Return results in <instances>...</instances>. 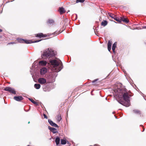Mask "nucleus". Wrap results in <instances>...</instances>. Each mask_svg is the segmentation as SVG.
<instances>
[{"instance_id":"f257e3e1","label":"nucleus","mask_w":146,"mask_h":146,"mask_svg":"<svg viewBox=\"0 0 146 146\" xmlns=\"http://www.w3.org/2000/svg\"><path fill=\"white\" fill-rule=\"evenodd\" d=\"M55 55L53 50L49 48L44 50L42 55V58L46 59V60H48L49 62V64L55 69L54 71L55 72L46 76L48 82L49 83H52L55 81V79L58 74L57 73L60 71L63 67L62 64L58 67L60 63L61 62L60 60L58 61L54 58Z\"/></svg>"},{"instance_id":"f03ea898","label":"nucleus","mask_w":146,"mask_h":146,"mask_svg":"<svg viewBox=\"0 0 146 146\" xmlns=\"http://www.w3.org/2000/svg\"><path fill=\"white\" fill-rule=\"evenodd\" d=\"M126 90V89L125 88L121 89L120 93H121L123 95V101L119 100H118V102L120 104L126 107H128L130 105V97L128 93Z\"/></svg>"},{"instance_id":"7ed1b4c3","label":"nucleus","mask_w":146,"mask_h":146,"mask_svg":"<svg viewBox=\"0 0 146 146\" xmlns=\"http://www.w3.org/2000/svg\"><path fill=\"white\" fill-rule=\"evenodd\" d=\"M4 90L5 91L9 92V93L14 94H16V91L15 89L9 87H7L5 88Z\"/></svg>"},{"instance_id":"20e7f679","label":"nucleus","mask_w":146,"mask_h":146,"mask_svg":"<svg viewBox=\"0 0 146 146\" xmlns=\"http://www.w3.org/2000/svg\"><path fill=\"white\" fill-rule=\"evenodd\" d=\"M48 121L50 124L52 126L55 127H58V126L55 123H54L50 119H48Z\"/></svg>"},{"instance_id":"39448f33","label":"nucleus","mask_w":146,"mask_h":146,"mask_svg":"<svg viewBox=\"0 0 146 146\" xmlns=\"http://www.w3.org/2000/svg\"><path fill=\"white\" fill-rule=\"evenodd\" d=\"M38 81L42 84H45L46 82V79L43 78H39L38 80Z\"/></svg>"},{"instance_id":"423d86ee","label":"nucleus","mask_w":146,"mask_h":146,"mask_svg":"<svg viewBox=\"0 0 146 146\" xmlns=\"http://www.w3.org/2000/svg\"><path fill=\"white\" fill-rule=\"evenodd\" d=\"M48 129L50 130V131L52 132L54 134L58 133V131L57 129L51 127L49 126H48Z\"/></svg>"},{"instance_id":"0eeeda50","label":"nucleus","mask_w":146,"mask_h":146,"mask_svg":"<svg viewBox=\"0 0 146 146\" xmlns=\"http://www.w3.org/2000/svg\"><path fill=\"white\" fill-rule=\"evenodd\" d=\"M13 99L17 101L20 102L23 100V98L21 96H15Z\"/></svg>"},{"instance_id":"6e6552de","label":"nucleus","mask_w":146,"mask_h":146,"mask_svg":"<svg viewBox=\"0 0 146 146\" xmlns=\"http://www.w3.org/2000/svg\"><path fill=\"white\" fill-rule=\"evenodd\" d=\"M41 40H36L34 42H32L31 40H25L24 39V42L23 43H25L26 44H31L32 43H35V42H37L40 41Z\"/></svg>"},{"instance_id":"1a4fd4ad","label":"nucleus","mask_w":146,"mask_h":146,"mask_svg":"<svg viewBox=\"0 0 146 146\" xmlns=\"http://www.w3.org/2000/svg\"><path fill=\"white\" fill-rule=\"evenodd\" d=\"M47 72V69L45 68H43L41 69L40 73L41 75L44 74Z\"/></svg>"},{"instance_id":"9d476101","label":"nucleus","mask_w":146,"mask_h":146,"mask_svg":"<svg viewBox=\"0 0 146 146\" xmlns=\"http://www.w3.org/2000/svg\"><path fill=\"white\" fill-rule=\"evenodd\" d=\"M46 64L47 62L46 61L41 60L39 62V64L40 66H44Z\"/></svg>"},{"instance_id":"9b49d317","label":"nucleus","mask_w":146,"mask_h":146,"mask_svg":"<svg viewBox=\"0 0 146 146\" xmlns=\"http://www.w3.org/2000/svg\"><path fill=\"white\" fill-rule=\"evenodd\" d=\"M36 37L41 38V37H46V36L45 35H43L42 33H39L36 35Z\"/></svg>"},{"instance_id":"f8f14e48","label":"nucleus","mask_w":146,"mask_h":146,"mask_svg":"<svg viewBox=\"0 0 146 146\" xmlns=\"http://www.w3.org/2000/svg\"><path fill=\"white\" fill-rule=\"evenodd\" d=\"M121 20H122V21H123L126 23H129V21L127 18H125L124 17H121Z\"/></svg>"},{"instance_id":"ddd939ff","label":"nucleus","mask_w":146,"mask_h":146,"mask_svg":"<svg viewBox=\"0 0 146 146\" xmlns=\"http://www.w3.org/2000/svg\"><path fill=\"white\" fill-rule=\"evenodd\" d=\"M117 44L116 42L114 43L113 45L112 49L114 53H115V49L116 47Z\"/></svg>"},{"instance_id":"4468645a","label":"nucleus","mask_w":146,"mask_h":146,"mask_svg":"<svg viewBox=\"0 0 146 146\" xmlns=\"http://www.w3.org/2000/svg\"><path fill=\"white\" fill-rule=\"evenodd\" d=\"M60 142V138L58 137H56L55 139V142L56 144L57 145H58Z\"/></svg>"},{"instance_id":"2eb2a0df","label":"nucleus","mask_w":146,"mask_h":146,"mask_svg":"<svg viewBox=\"0 0 146 146\" xmlns=\"http://www.w3.org/2000/svg\"><path fill=\"white\" fill-rule=\"evenodd\" d=\"M108 24V22L106 20H104L101 23L102 25L105 27Z\"/></svg>"},{"instance_id":"dca6fc26","label":"nucleus","mask_w":146,"mask_h":146,"mask_svg":"<svg viewBox=\"0 0 146 146\" xmlns=\"http://www.w3.org/2000/svg\"><path fill=\"white\" fill-rule=\"evenodd\" d=\"M59 11L61 14H62L65 12L64 9L62 7L60 8Z\"/></svg>"},{"instance_id":"f3484780","label":"nucleus","mask_w":146,"mask_h":146,"mask_svg":"<svg viewBox=\"0 0 146 146\" xmlns=\"http://www.w3.org/2000/svg\"><path fill=\"white\" fill-rule=\"evenodd\" d=\"M40 87V85L39 84H35L34 85L35 88L37 89H39Z\"/></svg>"},{"instance_id":"a211bd4d","label":"nucleus","mask_w":146,"mask_h":146,"mask_svg":"<svg viewBox=\"0 0 146 146\" xmlns=\"http://www.w3.org/2000/svg\"><path fill=\"white\" fill-rule=\"evenodd\" d=\"M108 15L111 17L113 19H114V18L116 17L115 15L114 14L112 13H108Z\"/></svg>"},{"instance_id":"6ab92c4d","label":"nucleus","mask_w":146,"mask_h":146,"mask_svg":"<svg viewBox=\"0 0 146 146\" xmlns=\"http://www.w3.org/2000/svg\"><path fill=\"white\" fill-rule=\"evenodd\" d=\"M133 112L136 114H141V112L140 111L137 110H133Z\"/></svg>"},{"instance_id":"aec40b11","label":"nucleus","mask_w":146,"mask_h":146,"mask_svg":"<svg viewBox=\"0 0 146 146\" xmlns=\"http://www.w3.org/2000/svg\"><path fill=\"white\" fill-rule=\"evenodd\" d=\"M29 99L33 104L36 105H38L37 103L36 102H35L33 100L31 99L30 98H29Z\"/></svg>"},{"instance_id":"412c9836","label":"nucleus","mask_w":146,"mask_h":146,"mask_svg":"<svg viewBox=\"0 0 146 146\" xmlns=\"http://www.w3.org/2000/svg\"><path fill=\"white\" fill-rule=\"evenodd\" d=\"M114 19L119 23H121V22L122 20H121V19H119V18H117L116 17L114 18Z\"/></svg>"},{"instance_id":"4be33fe9","label":"nucleus","mask_w":146,"mask_h":146,"mask_svg":"<svg viewBox=\"0 0 146 146\" xmlns=\"http://www.w3.org/2000/svg\"><path fill=\"white\" fill-rule=\"evenodd\" d=\"M66 143V140L61 139V144L62 145H65Z\"/></svg>"},{"instance_id":"5701e85b","label":"nucleus","mask_w":146,"mask_h":146,"mask_svg":"<svg viewBox=\"0 0 146 146\" xmlns=\"http://www.w3.org/2000/svg\"><path fill=\"white\" fill-rule=\"evenodd\" d=\"M47 23L49 24H51L54 23V21L52 19H48L47 21Z\"/></svg>"},{"instance_id":"b1692460","label":"nucleus","mask_w":146,"mask_h":146,"mask_svg":"<svg viewBox=\"0 0 146 146\" xmlns=\"http://www.w3.org/2000/svg\"><path fill=\"white\" fill-rule=\"evenodd\" d=\"M60 33L59 32H57V31H56L54 33H52V35H53L54 36H56V35H58Z\"/></svg>"},{"instance_id":"393cba45","label":"nucleus","mask_w":146,"mask_h":146,"mask_svg":"<svg viewBox=\"0 0 146 146\" xmlns=\"http://www.w3.org/2000/svg\"><path fill=\"white\" fill-rule=\"evenodd\" d=\"M18 41L21 43H23L24 42V39L22 38H19L17 39Z\"/></svg>"},{"instance_id":"a878e982","label":"nucleus","mask_w":146,"mask_h":146,"mask_svg":"<svg viewBox=\"0 0 146 146\" xmlns=\"http://www.w3.org/2000/svg\"><path fill=\"white\" fill-rule=\"evenodd\" d=\"M57 120L58 121H60L62 119V117L60 115H58L57 118Z\"/></svg>"},{"instance_id":"bb28decb","label":"nucleus","mask_w":146,"mask_h":146,"mask_svg":"<svg viewBox=\"0 0 146 146\" xmlns=\"http://www.w3.org/2000/svg\"><path fill=\"white\" fill-rule=\"evenodd\" d=\"M85 1V0H76V3H78L79 2L82 3L84 2Z\"/></svg>"},{"instance_id":"cd10ccee","label":"nucleus","mask_w":146,"mask_h":146,"mask_svg":"<svg viewBox=\"0 0 146 146\" xmlns=\"http://www.w3.org/2000/svg\"><path fill=\"white\" fill-rule=\"evenodd\" d=\"M111 42L110 40H109L108 43V47H111Z\"/></svg>"},{"instance_id":"c85d7f7f","label":"nucleus","mask_w":146,"mask_h":146,"mask_svg":"<svg viewBox=\"0 0 146 146\" xmlns=\"http://www.w3.org/2000/svg\"><path fill=\"white\" fill-rule=\"evenodd\" d=\"M98 80V79H96L94 80V81H92V83H94L95 82L97 81Z\"/></svg>"},{"instance_id":"c756f323","label":"nucleus","mask_w":146,"mask_h":146,"mask_svg":"<svg viewBox=\"0 0 146 146\" xmlns=\"http://www.w3.org/2000/svg\"><path fill=\"white\" fill-rule=\"evenodd\" d=\"M43 116H44V118H45L46 119L47 118V117L45 114H44Z\"/></svg>"},{"instance_id":"7c9ffc66","label":"nucleus","mask_w":146,"mask_h":146,"mask_svg":"<svg viewBox=\"0 0 146 146\" xmlns=\"http://www.w3.org/2000/svg\"><path fill=\"white\" fill-rule=\"evenodd\" d=\"M108 50L109 51H110L111 50V47H108Z\"/></svg>"},{"instance_id":"2f4dec72","label":"nucleus","mask_w":146,"mask_h":146,"mask_svg":"<svg viewBox=\"0 0 146 146\" xmlns=\"http://www.w3.org/2000/svg\"><path fill=\"white\" fill-rule=\"evenodd\" d=\"M76 19H77V14H76Z\"/></svg>"},{"instance_id":"473e14b6","label":"nucleus","mask_w":146,"mask_h":146,"mask_svg":"<svg viewBox=\"0 0 146 146\" xmlns=\"http://www.w3.org/2000/svg\"><path fill=\"white\" fill-rule=\"evenodd\" d=\"M2 31V30L1 29H0V32Z\"/></svg>"},{"instance_id":"72a5a7b5","label":"nucleus","mask_w":146,"mask_h":146,"mask_svg":"<svg viewBox=\"0 0 146 146\" xmlns=\"http://www.w3.org/2000/svg\"><path fill=\"white\" fill-rule=\"evenodd\" d=\"M143 28H145V29H146V26H145L144 27H143Z\"/></svg>"},{"instance_id":"f704fd0d","label":"nucleus","mask_w":146,"mask_h":146,"mask_svg":"<svg viewBox=\"0 0 146 146\" xmlns=\"http://www.w3.org/2000/svg\"><path fill=\"white\" fill-rule=\"evenodd\" d=\"M43 90L44 91H46V90H45V89L43 88Z\"/></svg>"},{"instance_id":"c9c22d12","label":"nucleus","mask_w":146,"mask_h":146,"mask_svg":"<svg viewBox=\"0 0 146 146\" xmlns=\"http://www.w3.org/2000/svg\"><path fill=\"white\" fill-rule=\"evenodd\" d=\"M144 130H145V129L143 128V131H144Z\"/></svg>"},{"instance_id":"e433bc0d","label":"nucleus","mask_w":146,"mask_h":146,"mask_svg":"<svg viewBox=\"0 0 146 146\" xmlns=\"http://www.w3.org/2000/svg\"><path fill=\"white\" fill-rule=\"evenodd\" d=\"M113 113V114H114V112H113V113Z\"/></svg>"},{"instance_id":"4c0bfd02","label":"nucleus","mask_w":146,"mask_h":146,"mask_svg":"<svg viewBox=\"0 0 146 146\" xmlns=\"http://www.w3.org/2000/svg\"><path fill=\"white\" fill-rule=\"evenodd\" d=\"M114 116H115V118H117V117H116L115 116V115Z\"/></svg>"},{"instance_id":"58836bf2","label":"nucleus","mask_w":146,"mask_h":146,"mask_svg":"<svg viewBox=\"0 0 146 146\" xmlns=\"http://www.w3.org/2000/svg\"><path fill=\"white\" fill-rule=\"evenodd\" d=\"M28 123H30V121H29V122H28Z\"/></svg>"},{"instance_id":"ea45409f","label":"nucleus","mask_w":146,"mask_h":146,"mask_svg":"<svg viewBox=\"0 0 146 146\" xmlns=\"http://www.w3.org/2000/svg\"><path fill=\"white\" fill-rule=\"evenodd\" d=\"M70 11H68V12H69Z\"/></svg>"},{"instance_id":"a19ab883","label":"nucleus","mask_w":146,"mask_h":146,"mask_svg":"<svg viewBox=\"0 0 146 146\" xmlns=\"http://www.w3.org/2000/svg\"><path fill=\"white\" fill-rule=\"evenodd\" d=\"M106 100H107V98H106Z\"/></svg>"}]
</instances>
